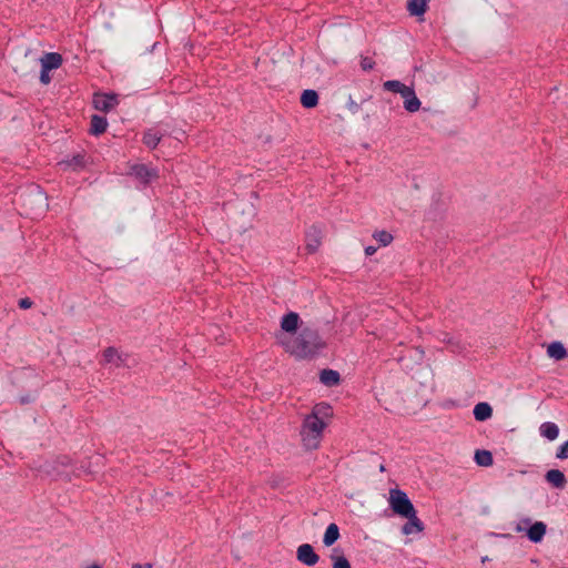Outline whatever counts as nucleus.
Wrapping results in <instances>:
<instances>
[{
    "label": "nucleus",
    "mask_w": 568,
    "mask_h": 568,
    "mask_svg": "<svg viewBox=\"0 0 568 568\" xmlns=\"http://www.w3.org/2000/svg\"><path fill=\"white\" fill-rule=\"evenodd\" d=\"M284 349L298 359L313 358L325 348L326 343L317 329L305 326L296 337L282 341Z\"/></svg>",
    "instance_id": "f257e3e1"
},
{
    "label": "nucleus",
    "mask_w": 568,
    "mask_h": 568,
    "mask_svg": "<svg viewBox=\"0 0 568 568\" xmlns=\"http://www.w3.org/2000/svg\"><path fill=\"white\" fill-rule=\"evenodd\" d=\"M326 423L315 415H307L302 424L301 437L303 445L307 449H316L323 436Z\"/></svg>",
    "instance_id": "f03ea898"
},
{
    "label": "nucleus",
    "mask_w": 568,
    "mask_h": 568,
    "mask_svg": "<svg viewBox=\"0 0 568 568\" xmlns=\"http://www.w3.org/2000/svg\"><path fill=\"white\" fill-rule=\"evenodd\" d=\"M388 503L393 513L400 517L408 516V514L415 510V507L407 494L399 488H393L389 490Z\"/></svg>",
    "instance_id": "7ed1b4c3"
},
{
    "label": "nucleus",
    "mask_w": 568,
    "mask_h": 568,
    "mask_svg": "<svg viewBox=\"0 0 568 568\" xmlns=\"http://www.w3.org/2000/svg\"><path fill=\"white\" fill-rule=\"evenodd\" d=\"M92 104L95 110L106 113L119 104V99L115 93H94Z\"/></svg>",
    "instance_id": "20e7f679"
},
{
    "label": "nucleus",
    "mask_w": 568,
    "mask_h": 568,
    "mask_svg": "<svg viewBox=\"0 0 568 568\" xmlns=\"http://www.w3.org/2000/svg\"><path fill=\"white\" fill-rule=\"evenodd\" d=\"M131 174L138 179L143 186L151 183L152 180L159 178V172L154 168H150L145 164H134L131 166Z\"/></svg>",
    "instance_id": "39448f33"
},
{
    "label": "nucleus",
    "mask_w": 568,
    "mask_h": 568,
    "mask_svg": "<svg viewBox=\"0 0 568 568\" xmlns=\"http://www.w3.org/2000/svg\"><path fill=\"white\" fill-rule=\"evenodd\" d=\"M296 558L300 562L308 567L315 566L320 560V556L315 552L313 546L310 544H303L298 546Z\"/></svg>",
    "instance_id": "423d86ee"
},
{
    "label": "nucleus",
    "mask_w": 568,
    "mask_h": 568,
    "mask_svg": "<svg viewBox=\"0 0 568 568\" xmlns=\"http://www.w3.org/2000/svg\"><path fill=\"white\" fill-rule=\"evenodd\" d=\"M305 241L307 253L314 254L322 243V230L316 225L311 226L305 234Z\"/></svg>",
    "instance_id": "0eeeda50"
},
{
    "label": "nucleus",
    "mask_w": 568,
    "mask_h": 568,
    "mask_svg": "<svg viewBox=\"0 0 568 568\" xmlns=\"http://www.w3.org/2000/svg\"><path fill=\"white\" fill-rule=\"evenodd\" d=\"M407 521L402 527V532L406 536L412 535L414 532H422L424 530L423 521L417 517L416 509L413 510L408 516H403Z\"/></svg>",
    "instance_id": "6e6552de"
},
{
    "label": "nucleus",
    "mask_w": 568,
    "mask_h": 568,
    "mask_svg": "<svg viewBox=\"0 0 568 568\" xmlns=\"http://www.w3.org/2000/svg\"><path fill=\"white\" fill-rule=\"evenodd\" d=\"M300 324V315L295 312H288L281 320V328L286 333H296Z\"/></svg>",
    "instance_id": "1a4fd4ad"
},
{
    "label": "nucleus",
    "mask_w": 568,
    "mask_h": 568,
    "mask_svg": "<svg viewBox=\"0 0 568 568\" xmlns=\"http://www.w3.org/2000/svg\"><path fill=\"white\" fill-rule=\"evenodd\" d=\"M547 526L542 521H536L527 529V537L531 542H540L546 534Z\"/></svg>",
    "instance_id": "9d476101"
},
{
    "label": "nucleus",
    "mask_w": 568,
    "mask_h": 568,
    "mask_svg": "<svg viewBox=\"0 0 568 568\" xmlns=\"http://www.w3.org/2000/svg\"><path fill=\"white\" fill-rule=\"evenodd\" d=\"M402 97L404 98V108L406 111L413 113L419 110L422 103L412 87Z\"/></svg>",
    "instance_id": "9b49d317"
},
{
    "label": "nucleus",
    "mask_w": 568,
    "mask_h": 568,
    "mask_svg": "<svg viewBox=\"0 0 568 568\" xmlns=\"http://www.w3.org/2000/svg\"><path fill=\"white\" fill-rule=\"evenodd\" d=\"M62 55L57 52L44 53V55L40 59L41 67L47 70H55L62 64Z\"/></svg>",
    "instance_id": "f8f14e48"
},
{
    "label": "nucleus",
    "mask_w": 568,
    "mask_h": 568,
    "mask_svg": "<svg viewBox=\"0 0 568 568\" xmlns=\"http://www.w3.org/2000/svg\"><path fill=\"white\" fill-rule=\"evenodd\" d=\"M320 381L325 386L332 387L336 386L341 382V375L337 371L325 368L320 373Z\"/></svg>",
    "instance_id": "ddd939ff"
},
{
    "label": "nucleus",
    "mask_w": 568,
    "mask_h": 568,
    "mask_svg": "<svg viewBox=\"0 0 568 568\" xmlns=\"http://www.w3.org/2000/svg\"><path fill=\"white\" fill-rule=\"evenodd\" d=\"M91 126H90V130L89 132L92 134V135H100L102 133H104L106 131V128H108V121L104 116H101V115H98V114H93L91 116Z\"/></svg>",
    "instance_id": "4468645a"
},
{
    "label": "nucleus",
    "mask_w": 568,
    "mask_h": 568,
    "mask_svg": "<svg viewBox=\"0 0 568 568\" xmlns=\"http://www.w3.org/2000/svg\"><path fill=\"white\" fill-rule=\"evenodd\" d=\"M473 414L476 420L485 422L491 417L493 408L488 403L481 402L475 405Z\"/></svg>",
    "instance_id": "2eb2a0df"
},
{
    "label": "nucleus",
    "mask_w": 568,
    "mask_h": 568,
    "mask_svg": "<svg viewBox=\"0 0 568 568\" xmlns=\"http://www.w3.org/2000/svg\"><path fill=\"white\" fill-rule=\"evenodd\" d=\"M428 9L427 0H408L407 1V10L413 17L423 16Z\"/></svg>",
    "instance_id": "dca6fc26"
},
{
    "label": "nucleus",
    "mask_w": 568,
    "mask_h": 568,
    "mask_svg": "<svg viewBox=\"0 0 568 568\" xmlns=\"http://www.w3.org/2000/svg\"><path fill=\"white\" fill-rule=\"evenodd\" d=\"M318 93L315 90L306 89L301 94V104L305 109H312L318 104Z\"/></svg>",
    "instance_id": "f3484780"
},
{
    "label": "nucleus",
    "mask_w": 568,
    "mask_h": 568,
    "mask_svg": "<svg viewBox=\"0 0 568 568\" xmlns=\"http://www.w3.org/2000/svg\"><path fill=\"white\" fill-rule=\"evenodd\" d=\"M546 480L556 488H564L566 485V477L559 469H550L546 473Z\"/></svg>",
    "instance_id": "a211bd4d"
},
{
    "label": "nucleus",
    "mask_w": 568,
    "mask_h": 568,
    "mask_svg": "<svg viewBox=\"0 0 568 568\" xmlns=\"http://www.w3.org/2000/svg\"><path fill=\"white\" fill-rule=\"evenodd\" d=\"M547 354L549 357L561 361L568 356V353L560 342H552L548 345Z\"/></svg>",
    "instance_id": "6ab92c4d"
},
{
    "label": "nucleus",
    "mask_w": 568,
    "mask_h": 568,
    "mask_svg": "<svg viewBox=\"0 0 568 568\" xmlns=\"http://www.w3.org/2000/svg\"><path fill=\"white\" fill-rule=\"evenodd\" d=\"M339 528L338 526L335 524V523H332L327 526L325 532H324V537H323V544L326 546V547H329L332 545H334L337 539L339 538Z\"/></svg>",
    "instance_id": "aec40b11"
},
{
    "label": "nucleus",
    "mask_w": 568,
    "mask_h": 568,
    "mask_svg": "<svg viewBox=\"0 0 568 568\" xmlns=\"http://www.w3.org/2000/svg\"><path fill=\"white\" fill-rule=\"evenodd\" d=\"M161 139L162 134H160L158 131L153 129H149L143 133L142 142L144 143L145 146L153 150L159 145Z\"/></svg>",
    "instance_id": "412c9836"
},
{
    "label": "nucleus",
    "mask_w": 568,
    "mask_h": 568,
    "mask_svg": "<svg viewBox=\"0 0 568 568\" xmlns=\"http://www.w3.org/2000/svg\"><path fill=\"white\" fill-rule=\"evenodd\" d=\"M540 435L549 440H555L559 435V427L551 422H545L539 427Z\"/></svg>",
    "instance_id": "4be33fe9"
},
{
    "label": "nucleus",
    "mask_w": 568,
    "mask_h": 568,
    "mask_svg": "<svg viewBox=\"0 0 568 568\" xmlns=\"http://www.w3.org/2000/svg\"><path fill=\"white\" fill-rule=\"evenodd\" d=\"M474 459L478 466L483 467H489L494 464L493 454L486 449H477Z\"/></svg>",
    "instance_id": "5701e85b"
},
{
    "label": "nucleus",
    "mask_w": 568,
    "mask_h": 568,
    "mask_svg": "<svg viewBox=\"0 0 568 568\" xmlns=\"http://www.w3.org/2000/svg\"><path fill=\"white\" fill-rule=\"evenodd\" d=\"M103 358L105 363H114L116 359V367H120L123 364L122 355L119 354L118 349L112 346H109L103 351Z\"/></svg>",
    "instance_id": "b1692460"
},
{
    "label": "nucleus",
    "mask_w": 568,
    "mask_h": 568,
    "mask_svg": "<svg viewBox=\"0 0 568 568\" xmlns=\"http://www.w3.org/2000/svg\"><path fill=\"white\" fill-rule=\"evenodd\" d=\"M310 415H315L317 418H322L324 420V418L333 415V408L327 403H318L313 407Z\"/></svg>",
    "instance_id": "393cba45"
},
{
    "label": "nucleus",
    "mask_w": 568,
    "mask_h": 568,
    "mask_svg": "<svg viewBox=\"0 0 568 568\" xmlns=\"http://www.w3.org/2000/svg\"><path fill=\"white\" fill-rule=\"evenodd\" d=\"M61 164L72 168L74 171L82 170L87 164L85 155L82 153H78L73 155L71 159L63 161Z\"/></svg>",
    "instance_id": "a878e982"
},
{
    "label": "nucleus",
    "mask_w": 568,
    "mask_h": 568,
    "mask_svg": "<svg viewBox=\"0 0 568 568\" xmlns=\"http://www.w3.org/2000/svg\"><path fill=\"white\" fill-rule=\"evenodd\" d=\"M383 87H384V90L394 92V93H399L400 95H403L410 88V87H407L406 84L402 83L398 80H388V81L384 82Z\"/></svg>",
    "instance_id": "bb28decb"
},
{
    "label": "nucleus",
    "mask_w": 568,
    "mask_h": 568,
    "mask_svg": "<svg viewBox=\"0 0 568 568\" xmlns=\"http://www.w3.org/2000/svg\"><path fill=\"white\" fill-rule=\"evenodd\" d=\"M442 342L447 344L453 352H460L464 349V345L459 339L450 336L448 333H442Z\"/></svg>",
    "instance_id": "cd10ccee"
},
{
    "label": "nucleus",
    "mask_w": 568,
    "mask_h": 568,
    "mask_svg": "<svg viewBox=\"0 0 568 568\" xmlns=\"http://www.w3.org/2000/svg\"><path fill=\"white\" fill-rule=\"evenodd\" d=\"M373 239L376 240L381 245L387 246L393 242L394 236L388 231L379 230L373 233Z\"/></svg>",
    "instance_id": "c85d7f7f"
},
{
    "label": "nucleus",
    "mask_w": 568,
    "mask_h": 568,
    "mask_svg": "<svg viewBox=\"0 0 568 568\" xmlns=\"http://www.w3.org/2000/svg\"><path fill=\"white\" fill-rule=\"evenodd\" d=\"M333 568H352L349 561L345 556L332 555Z\"/></svg>",
    "instance_id": "c756f323"
},
{
    "label": "nucleus",
    "mask_w": 568,
    "mask_h": 568,
    "mask_svg": "<svg viewBox=\"0 0 568 568\" xmlns=\"http://www.w3.org/2000/svg\"><path fill=\"white\" fill-rule=\"evenodd\" d=\"M375 67V61L369 57H362L361 59V68L364 71H371Z\"/></svg>",
    "instance_id": "7c9ffc66"
},
{
    "label": "nucleus",
    "mask_w": 568,
    "mask_h": 568,
    "mask_svg": "<svg viewBox=\"0 0 568 568\" xmlns=\"http://www.w3.org/2000/svg\"><path fill=\"white\" fill-rule=\"evenodd\" d=\"M556 457L558 459H567L568 458V440L558 447Z\"/></svg>",
    "instance_id": "2f4dec72"
},
{
    "label": "nucleus",
    "mask_w": 568,
    "mask_h": 568,
    "mask_svg": "<svg viewBox=\"0 0 568 568\" xmlns=\"http://www.w3.org/2000/svg\"><path fill=\"white\" fill-rule=\"evenodd\" d=\"M51 70H47L45 68L41 67V72H40V82L42 84H49L51 82V77L49 74Z\"/></svg>",
    "instance_id": "473e14b6"
},
{
    "label": "nucleus",
    "mask_w": 568,
    "mask_h": 568,
    "mask_svg": "<svg viewBox=\"0 0 568 568\" xmlns=\"http://www.w3.org/2000/svg\"><path fill=\"white\" fill-rule=\"evenodd\" d=\"M71 458L69 456H60L55 459V464L57 466H63V467H67V466H70L71 465ZM54 469H58V467H55Z\"/></svg>",
    "instance_id": "72a5a7b5"
},
{
    "label": "nucleus",
    "mask_w": 568,
    "mask_h": 568,
    "mask_svg": "<svg viewBox=\"0 0 568 568\" xmlns=\"http://www.w3.org/2000/svg\"><path fill=\"white\" fill-rule=\"evenodd\" d=\"M33 302L29 297L20 298L18 302V305L22 310H28L32 306Z\"/></svg>",
    "instance_id": "f704fd0d"
},
{
    "label": "nucleus",
    "mask_w": 568,
    "mask_h": 568,
    "mask_svg": "<svg viewBox=\"0 0 568 568\" xmlns=\"http://www.w3.org/2000/svg\"><path fill=\"white\" fill-rule=\"evenodd\" d=\"M361 106L359 104H357L356 102H354L353 100H349L348 102V110L352 112V113H357L359 111Z\"/></svg>",
    "instance_id": "c9c22d12"
},
{
    "label": "nucleus",
    "mask_w": 568,
    "mask_h": 568,
    "mask_svg": "<svg viewBox=\"0 0 568 568\" xmlns=\"http://www.w3.org/2000/svg\"><path fill=\"white\" fill-rule=\"evenodd\" d=\"M19 402L21 405H27L33 402V397L31 395L20 396Z\"/></svg>",
    "instance_id": "e433bc0d"
},
{
    "label": "nucleus",
    "mask_w": 568,
    "mask_h": 568,
    "mask_svg": "<svg viewBox=\"0 0 568 568\" xmlns=\"http://www.w3.org/2000/svg\"><path fill=\"white\" fill-rule=\"evenodd\" d=\"M376 251H377V247L372 246V245L365 247V254L367 256L373 255Z\"/></svg>",
    "instance_id": "4c0bfd02"
},
{
    "label": "nucleus",
    "mask_w": 568,
    "mask_h": 568,
    "mask_svg": "<svg viewBox=\"0 0 568 568\" xmlns=\"http://www.w3.org/2000/svg\"><path fill=\"white\" fill-rule=\"evenodd\" d=\"M132 568H152V566L149 564H146V565L134 564Z\"/></svg>",
    "instance_id": "58836bf2"
},
{
    "label": "nucleus",
    "mask_w": 568,
    "mask_h": 568,
    "mask_svg": "<svg viewBox=\"0 0 568 568\" xmlns=\"http://www.w3.org/2000/svg\"><path fill=\"white\" fill-rule=\"evenodd\" d=\"M87 568H102L99 564H92L88 566Z\"/></svg>",
    "instance_id": "ea45409f"
},
{
    "label": "nucleus",
    "mask_w": 568,
    "mask_h": 568,
    "mask_svg": "<svg viewBox=\"0 0 568 568\" xmlns=\"http://www.w3.org/2000/svg\"><path fill=\"white\" fill-rule=\"evenodd\" d=\"M523 530H524V527H521V526H520V524H518V525L516 526V531L520 532V531H523Z\"/></svg>",
    "instance_id": "a19ab883"
},
{
    "label": "nucleus",
    "mask_w": 568,
    "mask_h": 568,
    "mask_svg": "<svg viewBox=\"0 0 568 568\" xmlns=\"http://www.w3.org/2000/svg\"><path fill=\"white\" fill-rule=\"evenodd\" d=\"M523 523H524L525 525H530V519H529V518H525V519H523Z\"/></svg>",
    "instance_id": "79ce46f5"
},
{
    "label": "nucleus",
    "mask_w": 568,
    "mask_h": 568,
    "mask_svg": "<svg viewBox=\"0 0 568 568\" xmlns=\"http://www.w3.org/2000/svg\"><path fill=\"white\" fill-rule=\"evenodd\" d=\"M385 470H386L385 465H384V464H382V465L379 466V471L384 473Z\"/></svg>",
    "instance_id": "37998d69"
}]
</instances>
